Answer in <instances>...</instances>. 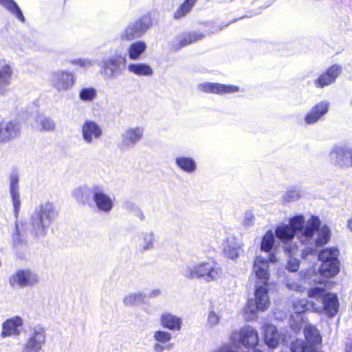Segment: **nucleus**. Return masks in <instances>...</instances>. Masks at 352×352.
<instances>
[{
  "label": "nucleus",
  "instance_id": "nucleus-28",
  "mask_svg": "<svg viewBox=\"0 0 352 352\" xmlns=\"http://www.w3.org/2000/svg\"><path fill=\"white\" fill-rule=\"evenodd\" d=\"M23 324V320L19 316L6 320L2 324L1 337L6 338L12 335L19 336L21 331L19 327Z\"/></svg>",
  "mask_w": 352,
  "mask_h": 352
},
{
  "label": "nucleus",
  "instance_id": "nucleus-55",
  "mask_svg": "<svg viewBox=\"0 0 352 352\" xmlns=\"http://www.w3.org/2000/svg\"><path fill=\"white\" fill-rule=\"evenodd\" d=\"M270 254H269V257H268V260L267 259V261L270 263H276L277 261V258L274 254V252H269Z\"/></svg>",
  "mask_w": 352,
  "mask_h": 352
},
{
  "label": "nucleus",
  "instance_id": "nucleus-49",
  "mask_svg": "<svg viewBox=\"0 0 352 352\" xmlns=\"http://www.w3.org/2000/svg\"><path fill=\"white\" fill-rule=\"evenodd\" d=\"M245 17V16H243L239 17L238 19H234V20H232V21H230L228 23H222L221 25L214 26V27L212 28V30H211L210 32L212 33V34L219 32V31L223 30V28L228 26L230 23H232L234 22H236L238 20H240V19H243Z\"/></svg>",
  "mask_w": 352,
  "mask_h": 352
},
{
  "label": "nucleus",
  "instance_id": "nucleus-31",
  "mask_svg": "<svg viewBox=\"0 0 352 352\" xmlns=\"http://www.w3.org/2000/svg\"><path fill=\"white\" fill-rule=\"evenodd\" d=\"M241 248L240 243L235 237H228L223 246V252L228 258L234 260L238 258Z\"/></svg>",
  "mask_w": 352,
  "mask_h": 352
},
{
  "label": "nucleus",
  "instance_id": "nucleus-29",
  "mask_svg": "<svg viewBox=\"0 0 352 352\" xmlns=\"http://www.w3.org/2000/svg\"><path fill=\"white\" fill-rule=\"evenodd\" d=\"M160 324L163 328L170 331H179L182 326V320L175 315L166 312L160 316Z\"/></svg>",
  "mask_w": 352,
  "mask_h": 352
},
{
  "label": "nucleus",
  "instance_id": "nucleus-32",
  "mask_svg": "<svg viewBox=\"0 0 352 352\" xmlns=\"http://www.w3.org/2000/svg\"><path fill=\"white\" fill-rule=\"evenodd\" d=\"M146 48L147 45L143 41H137L132 43L127 50L129 58L131 60H139L146 52Z\"/></svg>",
  "mask_w": 352,
  "mask_h": 352
},
{
  "label": "nucleus",
  "instance_id": "nucleus-10",
  "mask_svg": "<svg viewBox=\"0 0 352 352\" xmlns=\"http://www.w3.org/2000/svg\"><path fill=\"white\" fill-rule=\"evenodd\" d=\"M76 80L73 72L60 69L52 72L50 77L51 86L59 93L72 89Z\"/></svg>",
  "mask_w": 352,
  "mask_h": 352
},
{
  "label": "nucleus",
  "instance_id": "nucleus-45",
  "mask_svg": "<svg viewBox=\"0 0 352 352\" xmlns=\"http://www.w3.org/2000/svg\"><path fill=\"white\" fill-rule=\"evenodd\" d=\"M153 338L156 342L166 344L171 340L172 336L167 331L159 330L154 333Z\"/></svg>",
  "mask_w": 352,
  "mask_h": 352
},
{
  "label": "nucleus",
  "instance_id": "nucleus-12",
  "mask_svg": "<svg viewBox=\"0 0 352 352\" xmlns=\"http://www.w3.org/2000/svg\"><path fill=\"white\" fill-rule=\"evenodd\" d=\"M276 236L284 244L285 252L290 254H296L298 246L293 243V239L296 236V232L287 223H281L276 226L274 230Z\"/></svg>",
  "mask_w": 352,
  "mask_h": 352
},
{
  "label": "nucleus",
  "instance_id": "nucleus-15",
  "mask_svg": "<svg viewBox=\"0 0 352 352\" xmlns=\"http://www.w3.org/2000/svg\"><path fill=\"white\" fill-rule=\"evenodd\" d=\"M45 331L43 327H37L32 329L26 342L19 352H40L45 343Z\"/></svg>",
  "mask_w": 352,
  "mask_h": 352
},
{
  "label": "nucleus",
  "instance_id": "nucleus-2",
  "mask_svg": "<svg viewBox=\"0 0 352 352\" xmlns=\"http://www.w3.org/2000/svg\"><path fill=\"white\" fill-rule=\"evenodd\" d=\"M58 211L52 202H41L30 216V234L36 239L45 237L50 226L56 221Z\"/></svg>",
  "mask_w": 352,
  "mask_h": 352
},
{
  "label": "nucleus",
  "instance_id": "nucleus-51",
  "mask_svg": "<svg viewBox=\"0 0 352 352\" xmlns=\"http://www.w3.org/2000/svg\"><path fill=\"white\" fill-rule=\"evenodd\" d=\"M345 352H352V332L349 333L345 342Z\"/></svg>",
  "mask_w": 352,
  "mask_h": 352
},
{
  "label": "nucleus",
  "instance_id": "nucleus-37",
  "mask_svg": "<svg viewBox=\"0 0 352 352\" xmlns=\"http://www.w3.org/2000/svg\"><path fill=\"white\" fill-rule=\"evenodd\" d=\"M128 71L137 76H150L153 71L146 63H130L127 67Z\"/></svg>",
  "mask_w": 352,
  "mask_h": 352
},
{
  "label": "nucleus",
  "instance_id": "nucleus-36",
  "mask_svg": "<svg viewBox=\"0 0 352 352\" xmlns=\"http://www.w3.org/2000/svg\"><path fill=\"white\" fill-rule=\"evenodd\" d=\"M139 245L140 250L145 252L154 248L155 234L153 231L143 232L140 234Z\"/></svg>",
  "mask_w": 352,
  "mask_h": 352
},
{
  "label": "nucleus",
  "instance_id": "nucleus-57",
  "mask_svg": "<svg viewBox=\"0 0 352 352\" xmlns=\"http://www.w3.org/2000/svg\"><path fill=\"white\" fill-rule=\"evenodd\" d=\"M348 226L352 230V218L348 221Z\"/></svg>",
  "mask_w": 352,
  "mask_h": 352
},
{
  "label": "nucleus",
  "instance_id": "nucleus-1",
  "mask_svg": "<svg viewBox=\"0 0 352 352\" xmlns=\"http://www.w3.org/2000/svg\"><path fill=\"white\" fill-rule=\"evenodd\" d=\"M253 271L261 284L256 285L255 300H248V307L251 311H263L268 308L270 303L267 287L270 274L267 259L261 256H256L254 261Z\"/></svg>",
  "mask_w": 352,
  "mask_h": 352
},
{
  "label": "nucleus",
  "instance_id": "nucleus-5",
  "mask_svg": "<svg viewBox=\"0 0 352 352\" xmlns=\"http://www.w3.org/2000/svg\"><path fill=\"white\" fill-rule=\"evenodd\" d=\"M308 296L322 304L324 311L329 318H333L338 314L340 305L336 294L327 292L322 287H315L308 291Z\"/></svg>",
  "mask_w": 352,
  "mask_h": 352
},
{
  "label": "nucleus",
  "instance_id": "nucleus-26",
  "mask_svg": "<svg viewBox=\"0 0 352 352\" xmlns=\"http://www.w3.org/2000/svg\"><path fill=\"white\" fill-rule=\"evenodd\" d=\"M240 342L245 347L255 348L259 342L257 331L251 326H246L240 331Z\"/></svg>",
  "mask_w": 352,
  "mask_h": 352
},
{
  "label": "nucleus",
  "instance_id": "nucleus-6",
  "mask_svg": "<svg viewBox=\"0 0 352 352\" xmlns=\"http://www.w3.org/2000/svg\"><path fill=\"white\" fill-rule=\"evenodd\" d=\"M338 250L325 248L318 254V258L321 261L319 267L320 274L325 277H333L340 270Z\"/></svg>",
  "mask_w": 352,
  "mask_h": 352
},
{
  "label": "nucleus",
  "instance_id": "nucleus-44",
  "mask_svg": "<svg viewBox=\"0 0 352 352\" xmlns=\"http://www.w3.org/2000/svg\"><path fill=\"white\" fill-rule=\"evenodd\" d=\"M313 302H309L306 299H302L299 300V302L297 304H295L294 309L296 313L302 314L308 310H310L311 309L313 308Z\"/></svg>",
  "mask_w": 352,
  "mask_h": 352
},
{
  "label": "nucleus",
  "instance_id": "nucleus-4",
  "mask_svg": "<svg viewBox=\"0 0 352 352\" xmlns=\"http://www.w3.org/2000/svg\"><path fill=\"white\" fill-rule=\"evenodd\" d=\"M291 228L296 232L298 239L303 245L307 242H311L313 236L321 226L318 216L312 215L307 221L303 214H296L289 219Z\"/></svg>",
  "mask_w": 352,
  "mask_h": 352
},
{
  "label": "nucleus",
  "instance_id": "nucleus-50",
  "mask_svg": "<svg viewBox=\"0 0 352 352\" xmlns=\"http://www.w3.org/2000/svg\"><path fill=\"white\" fill-rule=\"evenodd\" d=\"M208 321L210 324H211L212 326H214V325L217 324L219 322V318L216 314V313L214 311H211L209 313L208 318Z\"/></svg>",
  "mask_w": 352,
  "mask_h": 352
},
{
  "label": "nucleus",
  "instance_id": "nucleus-22",
  "mask_svg": "<svg viewBox=\"0 0 352 352\" xmlns=\"http://www.w3.org/2000/svg\"><path fill=\"white\" fill-rule=\"evenodd\" d=\"M19 182V177L18 174L16 172H12L9 176V191L16 217L19 214L21 207Z\"/></svg>",
  "mask_w": 352,
  "mask_h": 352
},
{
  "label": "nucleus",
  "instance_id": "nucleus-20",
  "mask_svg": "<svg viewBox=\"0 0 352 352\" xmlns=\"http://www.w3.org/2000/svg\"><path fill=\"white\" fill-rule=\"evenodd\" d=\"M197 88L202 92L214 94H232L239 90L238 86L209 82L199 84Z\"/></svg>",
  "mask_w": 352,
  "mask_h": 352
},
{
  "label": "nucleus",
  "instance_id": "nucleus-23",
  "mask_svg": "<svg viewBox=\"0 0 352 352\" xmlns=\"http://www.w3.org/2000/svg\"><path fill=\"white\" fill-rule=\"evenodd\" d=\"M204 36L203 33L197 32H182L172 41V47L175 51H178L188 45L204 38Z\"/></svg>",
  "mask_w": 352,
  "mask_h": 352
},
{
  "label": "nucleus",
  "instance_id": "nucleus-35",
  "mask_svg": "<svg viewBox=\"0 0 352 352\" xmlns=\"http://www.w3.org/2000/svg\"><path fill=\"white\" fill-rule=\"evenodd\" d=\"M0 4L21 22L23 23L25 22L26 19L23 12L14 0H0Z\"/></svg>",
  "mask_w": 352,
  "mask_h": 352
},
{
  "label": "nucleus",
  "instance_id": "nucleus-25",
  "mask_svg": "<svg viewBox=\"0 0 352 352\" xmlns=\"http://www.w3.org/2000/svg\"><path fill=\"white\" fill-rule=\"evenodd\" d=\"M94 185L91 187L80 186L75 188L72 192V196L76 201L89 208H94Z\"/></svg>",
  "mask_w": 352,
  "mask_h": 352
},
{
  "label": "nucleus",
  "instance_id": "nucleus-11",
  "mask_svg": "<svg viewBox=\"0 0 352 352\" xmlns=\"http://www.w3.org/2000/svg\"><path fill=\"white\" fill-rule=\"evenodd\" d=\"M318 234L316 239H312L311 242H307L303 245L305 247L301 250V256L302 258H307L309 255H314L317 252V248L327 244L331 236V231L329 227L324 225L318 229Z\"/></svg>",
  "mask_w": 352,
  "mask_h": 352
},
{
  "label": "nucleus",
  "instance_id": "nucleus-54",
  "mask_svg": "<svg viewBox=\"0 0 352 352\" xmlns=\"http://www.w3.org/2000/svg\"><path fill=\"white\" fill-rule=\"evenodd\" d=\"M160 294H161V290L160 289H154L150 292V294L148 295V298H156V297L159 296Z\"/></svg>",
  "mask_w": 352,
  "mask_h": 352
},
{
  "label": "nucleus",
  "instance_id": "nucleus-53",
  "mask_svg": "<svg viewBox=\"0 0 352 352\" xmlns=\"http://www.w3.org/2000/svg\"><path fill=\"white\" fill-rule=\"evenodd\" d=\"M153 349L155 352H163L165 350V346L157 342L153 344Z\"/></svg>",
  "mask_w": 352,
  "mask_h": 352
},
{
  "label": "nucleus",
  "instance_id": "nucleus-46",
  "mask_svg": "<svg viewBox=\"0 0 352 352\" xmlns=\"http://www.w3.org/2000/svg\"><path fill=\"white\" fill-rule=\"evenodd\" d=\"M299 253L301 254V250L299 251L298 249L296 254H290L289 253H287L290 258L287 262V269L291 272H295L299 268L300 261L298 258L293 257V256L298 255Z\"/></svg>",
  "mask_w": 352,
  "mask_h": 352
},
{
  "label": "nucleus",
  "instance_id": "nucleus-33",
  "mask_svg": "<svg viewBox=\"0 0 352 352\" xmlns=\"http://www.w3.org/2000/svg\"><path fill=\"white\" fill-rule=\"evenodd\" d=\"M13 74L12 68L8 64H6L0 69V94H4L8 87L10 85Z\"/></svg>",
  "mask_w": 352,
  "mask_h": 352
},
{
  "label": "nucleus",
  "instance_id": "nucleus-38",
  "mask_svg": "<svg viewBox=\"0 0 352 352\" xmlns=\"http://www.w3.org/2000/svg\"><path fill=\"white\" fill-rule=\"evenodd\" d=\"M275 233L273 232L272 230H267L263 236L261 244V250L266 252H272L275 246Z\"/></svg>",
  "mask_w": 352,
  "mask_h": 352
},
{
  "label": "nucleus",
  "instance_id": "nucleus-21",
  "mask_svg": "<svg viewBox=\"0 0 352 352\" xmlns=\"http://www.w3.org/2000/svg\"><path fill=\"white\" fill-rule=\"evenodd\" d=\"M102 134L101 127L94 120H85L82 125V136L87 144L94 143V140L99 139Z\"/></svg>",
  "mask_w": 352,
  "mask_h": 352
},
{
  "label": "nucleus",
  "instance_id": "nucleus-13",
  "mask_svg": "<svg viewBox=\"0 0 352 352\" xmlns=\"http://www.w3.org/2000/svg\"><path fill=\"white\" fill-rule=\"evenodd\" d=\"M329 160L334 166L352 168V148L347 146H335L329 153Z\"/></svg>",
  "mask_w": 352,
  "mask_h": 352
},
{
  "label": "nucleus",
  "instance_id": "nucleus-43",
  "mask_svg": "<svg viewBox=\"0 0 352 352\" xmlns=\"http://www.w3.org/2000/svg\"><path fill=\"white\" fill-rule=\"evenodd\" d=\"M96 96V90L94 87L82 88L79 93V97L82 101H91Z\"/></svg>",
  "mask_w": 352,
  "mask_h": 352
},
{
  "label": "nucleus",
  "instance_id": "nucleus-7",
  "mask_svg": "<svg viewBox=\"0 0 352 352\" xmlns=\"http://www.w3.org/2000/svg\"><path fill=\"white\" fill-rule=\"evenodd\" d=\"M40 277L32 268H20L10 276L8 282L12 288L33 287L38 284Z\"/></svg>",
  "mask_w": 352,
  "mask_h": 352
},
{
  "label": "nucleus",
  "instance_id": "nucleus-9",
  "mask_svg": "<svg viewBox=\"0 0 352 352\" xmlns=\"http://www.w3.org/2000/svg\"><path fill=\"white\" fill-rule=\"evenodd\" d=\"M126 63V56L116 53L109 57L102 58L100 63V73L108 79H114L122 73L121 66L125 65Z\"/></svg>",
  "mask_w": 352,
  "mask_h": 352
},
{
  "label": "nucleus",
  "instance_id": "nucleus-27",
  "mask_svg": "<svg viewBox=\"0 0 352 352\" xmlns=\"http://www.w3.org/2000/svg\"><path fill=\"white\" fill-rule=\"evenodd\" d=\"M264 341L265 344L272 349L276 348L283 338L278 331L277 328L273 324H267L264 327Z\"/></svg>",
  "mask_w": 352,
  "mask_h": 352
},
{
  "label": "nucleus",
  "instance_id": "nucleus-41",
  "mask_svg": "<svg viewBox=\"0 0 352 352\" xmlns=\"http://www.w3.org/2000/svg\"><path fill=\"white\" fill-rule=\"evenodd\" d=\"M124 208L131 212L135 216L138 217L141 221L144 220L145 216L140 208L134 202L126 201L124 204Z\"/></svg>",
  "mask_w": 352,
  "mask_h": 352
},
{
  "label": "nucleus",
  "instance_id": "nucleus-40",
  "mask_svg": "<svg viewBox=\"0 0 352 352\" xmlns=\"http://www.w3.org/2000/svg\"><path fill=\"white\" fill-rule=\"evenodd\" d=\"M197 0H185L174 12L175 19H180L190 12Z\"/></svg>",
  "mask_w": 352,
  "mask_h": 352
},
{
  "label": "nucleus",
  "instance_id": "nucleus-8",
  "mask_svg": "<svg viewBox=\"0 0 352 352\" xmlns=\"http://www.w3.org/2000/svg\"><path fill=\"white\" fill-rule=\"evenodd\" d=\"M152 25L151 17L142 16L137 20L130 22L120 33L122 41H131L144 35Z\"/></svg>",
  "mask_w": 352,
  "mask_h": 352
},
{
  "label": "nucleus",
  "instance_id": "nucleus-42",
  "mask_svg": "<svg viewBox=\"0 0 352 352\" xmlns=\"http://www.w3.org/2000/svg\"><path fill=\"white\" fill-rule=\"evenodd\" d=\"M37 121L41 124V130L50 131H53L55 128V123L50 117L41 116L38 118Z\"/></svg>",
  "mask_w": 352,
  "mask_h": 352
},
{
  "label": "nucleus",
  "instance_id": "nucleus-48",
  "mask_svg": "<svg viewBox=\"0 0 352 352\" xmlns=\"http://www.w3.org/2000/svg\"><path fill=\"white\" fill-rule=\"evenodd\" d=\"M299 197L298 192L295 190H288L283 196V200L287 202L296 201Z\"/></svg>",
  "mask_w": 352,
  "mask_h": 352
},
{
  "label": "nucleus",
  "instance_id": "nucleus-34",
  "mask_svg": "<svg viewBox=\"0 0 352 352\" xmlns=\"http://www.w3.org/2000/svg\"><path fill=\"white\" fill-rule=\"evenodd\" d=\"M13 74L12 68L8 64H6L0 69V94H4L8 87L10 85Z\"/></svg>",
  "mask_w": 352,
  "mask_h": 352
},
{
  "label": "nucleus",
  "instance_id": "nucleus-24",
  "mask_svg": "<svg viewBox=\"0 0 352 352\" xmlns=\"http://www.w3.org/2000/svg\"><path fill=\"white\" fill-rule=\"evenodd\" d=\"M329 102L327 100L321 101L315 104L305 116V122L307 124L316 123L329 111Z\"/></svg>",
  "mask_w": 352,
  "mask_h": 352
},
{
  "label": "nucleus",
  "instance_id": "nucleus-39",
  "mask_svg": "<svg viewBox=\"0 0 352 352\" xmlns=\"http://www.w3.org/2000/svg\"><path fill=\"white\" fill-rule=\"evenodd\" d=\"M146 298V294L142 292L130 293L124 296L123 303L126 307H132L143 303Z\"/></svg>",
  "mask_w": 352,
  "mask_h": 352
},
{
  "label": "nucleus",
  "instance_id": "nucleus-18",
  "mask_svg": "<svg viewBox=\"0 0 352 352\" xmlns=\"http://www.w3.org/2000/svg\"><path fill=\"white\" fill-rule=\"evenodd\" d=\"M21 133V124L17 120L0 122V144L16 138Z\"/></svg>",
  "mask_w": 352,
  "mask_h": 352
},
{
  "label": "nucleus",
  "instance_id": "nucleus-58",
  "mask_svg": "<svg viewBox=\"0 0 352 352\" xmlns=\"http://www.w3.org/2000/svg\"><path fill=\"white\" fill-rule=\"evenodd\" d=\"M172 346H173V344H168V345H166V346H165V349H170L172 348Z\"/></svg>",
  "mask_w": 352,
  "mask_h": 352
},
{
  "label": "nucleus",
  "instance_id": "nucleus-3",
  "mask_svg": "<svg viewBox=\"0 0 352 352\" xmlns=\"http://www.w3.org/2000/svg\"><path fill=\"white\" fill-rule=\"evenodd\" d=\"M222 268L214 260L202 261L195 265L186 264L181 267V274L188 279H202L207 283L216 281L222 275Z\"/></svg>",
  "mask_w": 352,
  "mask_h": 352
},
{
  "label": "nucleus",
  "instance_id": "nucleus-17",
  "mask_svg": "<svg viewBox=\"0 0 352 352\" xmlns=\"http://www.w3.org/2000/svg\"><path fill=\"white\" fill-rule=\"evenodd\" d=\"M23 223L16 221L15 230L12 236L14 252L19 259L26 258L29 250V246L23 234Z\"/></svg>",
  "mask_w": 352,
  "mask_h": 352
},
{
  "label": "nucleus",
  "instance_id": "nucleus-14",
  "mask_svg": "<svg viewBox=\"0 0 352 352\" xmlns=\"http://www.w3.org/2000/svg\"><path fill=\"white\" fill-rule=\"evenodd\" d=\"M143 135V128L140 126L129 127L121 133L120 141L118 146L122 151H129L141 141Z\"/></svg>",
  "mask_w": 352,
  "mask_h": 352
},
{
  "label": "nucleus",
  "instance_id": "nucleus-30",
  "mask_svg": "<svg viewBox=\"0 0 352 352\" xmlns=\"http://www.w3.org/2000/svg\"><path fill=\"white\" fill-rule=\"evenodd\" d=\"M176 166L182 171L188 174L193 173L197 168V162L189 156H177L175 160Z\"/></svg>",
  "mask_w": 352,
  "mask_h": 352
},
{
  "label": "nucleus",
  "instance_id": "nucleus-56",
  "mask_svg": "<svg viewBox=\"0 0 352 352\" xmlns=\"http://www.w3.org/2000/svg\"><path fill=\"white\" fill-rule=\"evenodd\" d=\"M253 218V216L252 214V212L250 211H247L245 212V221H246V223L248 224L249 221H251Z\"/></svg>",
  "mask_w": 352,
  "mask_h": 352
},
{
  "label": "nucleus",
  "instance_id": "nucleus-16",
  "mask_svg": "<svg viewBox=\"0 0 352 352\" xmlns=\"http://www.w3.org/2000/svg\"><path fill=\"white\" fill-rule=\"evenodd\" d=\"M94 208L104 213L110 212L113 208V198L104 192L102 185H94Z\"/></svg>",
  "mask_w": 352,
  "mask_h": 352
},
{
  "label": "nucleus",
  "instance_id": "nucleus-47",
  "mask_svg": "<svg viewBox=\"0 0 352 352\" xmlns=\"http://www.w3.org/2000/svg\"><path fill=\"white\" fill-rule=\"evenodd\" d=\"M70 63L82 68H89L94 65V61L88 58L72 59L70 60Z\"/></svg>",
  "mask_w": 352,
  "mask_h": 352
},
{
  "label": "nucleus",
  "instance_id": "nucleus-52",
  "mask_svg": "<svg viewBox=\"0 0 352 352\" xmlns=\"http://www.w3.org/2000/svg\"><path fill=\"white\" fill-rule=\"evenodd\" d=\"M286 286L291 290H298L300 287V285L296 282H292L288 280L286 283Z\"/></svg>",
  "mask_w": 352,
  "mask_h": 352
},
{
  "label": "nucleus",
  "instance_id": "nucleus-19",
  "mask_svg": "<svg viewBox=\"0 0 352 352\" xmlns=\"http://www.w3.org/2000/svg\"><path fill=\"white\" fill-rule=\"evenodd\" d=\"M342 69L340 65L333 64L314 80L315 86L317 88H323L333 84L341 74Z\"/></svg>",
  "mask_w": 352,
  "mask_h": 352
}]
</instances>
